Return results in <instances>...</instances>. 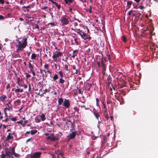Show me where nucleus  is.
<instances>
[{"label":"nucleus","instance_id":"a19ab883","mask_svg":"<svg viewBox=\"0 0 158 158\" xmlns=\"http://www.w3.org/2000/svg\"><path fill=\"white\" fill-rule=\"evenodd\" d=\"M17 83L19 84L20 82H21V80H20L19 77H17Z\"/></svg>","mask_w":158,"mask_h":158},{"label":"nucleus","instance_id":"b1692460","mask_svg":"<svg viewBox=\"0 0 158 158\" xmlns=\"http://www.w3.org/2000/svg\"><path fill=\"white\" fill-rule=\"evenodd\" d=\"M132 3L133 2L132 1H128L127 2V5L128 6V8H130L131 7V5Z\"/></svg>","mask_w":158,"mask_h":158},{"label":"nucleus","instance_id":"ddd939ff","mask_svg":"<svg viewBox=\"0 0 158 158\" xmlns=\"http://www.w3.org/2000/svg\"><path fill=\"white\" fill-rule=\"evenodd\" d=\"M111 77L110 75H109L107 77V81L106 82V83L108 84V85H109L111 82Z\"/></svg>","mask_w":158,"mask_h":158},{"label":"nucleus","instance_id":"473e14b6","mask_svg":"<svg viewBox=\"0 0 158 158\" xmlns=\"http://www.w3.org/2000/svg\"><path fill=\"white\" fill-rule=\"evenodd\" d=\"M37 56L35 54L33 53L32 54L31 56V59H35V58Z\"/></svg>","mask_w":158,"mask_h":158},{"label":"nucleus","instance_id":"4c0bfd02","mask_svg":"<svg viewBox=\"0 0 158 158\" xmlns=\"http://www.w3.org/2000/svg\"><path fill=\"white\" fill-rule=\"evenodd\" d=\"M35 122L37 123H39L40 122V119L37 118H35Z\"/></svg>","mask_w":158,"mask_h":158},{"label":"nucleus","instance_id":"09e8293b","mask_svg":"<svg viewBox=\"0 0 158 158\" xmlns=\"http://www.w3.org/2000/svg\"><path fill=\"white\" fill-rule=\"evenodd\" d=\"M65 82H67V83L65 84V86L67 88L68 87V86H69V82L68 81H65Z\"/></svg>","mask_w":158,"mask_h":158},{"label":"nucleus","instance_id":"9b49d317","mask_svg":"<svg viewBox=\"0 0 158 158\" xmlns=\"http://www.w3.org/2000/svg\"><path fill=\"white\" fill-rule=\"evenodd\" d=\"M101 66L102 67V72L104 73V72L106 71V64H105L104 62H103V61H102Z\"/></svg>","mask_w":158,"mask_h":158},{"label":"nucleus","instance_id":"f257e3e1","mask_svg":"<svg viewBox=\"0 0 158 158\" xmlns=\"http://www.w3.org/2000/svg\"><path fill=\"white\" fill-rule=\"evenodd\" d=\"M27 38H26L23 39L22 42L20 41H18V44L16 46V47L18 48L16 51V52L19 53L26 48L27 45Z\"/></svg>","mask_w":158,"mask_h":158},{"label":"nucleus","instance_id":"f3484780","mask_svg":"<svg viewBox=\"0 0 158 158\" xmlns=\"http://www.w3.org/2000/svg\"><path fill=\"white\" fill-rule=\"evenodd\" d=\"M93 113H94V116H95L97 120H98L99 118V117H100V114H99L98 113L96 112V111H95V112H94Z\"/></svg>","mask_w":158,"mask_h":158},{"label":"nucleus","instance_id":"5701e85b","mask_svg":"<svg viewBox=\"0 0 158 158\" xmlns=\"http://www.w3.org/2000/svg\"><path fill=\"white\" fill-rule=\"evenodd\" d=\"M58 73L59 75L60 76V78H63L64 75L62 72L61 71H60Z\"/></svg>","mask_w":158,"mask_h":158},{"label":"nucleus","instance_id":"69168bd1","mask_svg":"<svg viewBox=\"0 0 158 158\" xmlns=\"http://www.w3.org/2000/svg\"><path fill=\"white\" fill-rule=\"evenodd\" d=\"M4 18V17L3 15H0V19H3Z\"/></svg>","mask_w":158,"mask_h":158},{"label":"nucleus","instance_id":"39448f33","mask_svg":"<svg viewBox=\"0 0 158 158\" xmlns=\"http://www.w3.org/2000/svg\"><path fill=\"white\" fill-rule=\"evenodd\" d=\"M46 139L50 140L51 141H54L56 140H58V139L57 138L54 136L53 134H51L50 136L47 137Z\"/></svg>","mask_w":158,"mask_h":158},{"label":"nucleus","instance_id":"338daca9","mask_svg":"<svg viewBox=\"0 0 158 158\" xmlns=\"http://www.w3.org/2000/svg\"><path fill=\"white\" fill-rule=\"evenodd\" d=\"M73 24H74V26H75V27L77 26L78 25V23L77 22H74L73 23Z\"/></svg>","mask_w":158,"mask_h":158},{"label":"nucleus","instance_id":"c9c22d12","mask_svg":"<svg viewBox=\"0 0 158 158\" xmlns=\"http://www.w3.org/2000/svg\"><path fill=\"white\" fill-rule=\"evenodd\" d=\"M15 103H16L18 104V105H19L21 103V101L20 99H18L17 100H16L15 102Z\"/></svg>","mask_w":158,"mask_h":158},{"label":"nucleus","instance_id":"f03ea898","mask_svg":"<svg viewBox=\"0 0 158 158\" xmlns=\"http://www.w3.org/2000/svg\"><path fill=\"white\" fill-rule=\"evenodd\" d=\"M62 54L63 53L60 52H56L55 53H53L52 56L53 61L56 62H57L60 60V56H61Z\"/></svg>","mask_w":158,"mask_h":158},{"label":"nucleus","instance_id":"cd10ccee","mask_svg":"<svg viewBox=\"0 0 158 158\" xmlns=\"http://www.w3.org/2000/svg\"><path fill=\"white\" fill-rule=\"evenodd\" d=\"M58 79V77L57 75L56 74L53 76V81H55Z\"/></svg>","mask_w":158,"mask_h":158},{"label":"nucleus","instance_id":"de8ad7c7","mask_svg":"<svg viewBox=\"0 0 158 158\" xmlns=\"http://www.w3.org/2000/svg\"><path fill=\"white\" fill-rule=\"evenodd\" d=\"M4 114H5V117H6L7 116V113L6 112V110H4Z\"/></svg>","mask_w":158,"mask_h":158},{"label":"nucleus","instance_id":"e433bc0d","mask_svg":"<svg viewBox=\"0 0 158 158\" xmlns=\"http://www.w3.org/2000/svg\"><path fill=\"white\" fill-rule=\"evenodd\" d=\"M74 31H75L77 33L79 34V33H81L80 32V30L79 29H78L77 28H75V29L74 30Z\"/></svg>","mask_w":158,"mask_h":158},{"label":"nucleus","instance_id":"7ed1b4c3","mask_svg":"<svg viewBox=\"0 0 158 158\" xmlns=\"http://www.w3.org/2000/svg\"><path fill=\"white\" fill-rule=\"evenodd\" d=\"M5 155L8 157H11L13 155L15 151V148L13 147L12 148H6L5 149Z\"/></svg>","mask_w":158,"mask_h":158},{"label":"nucleus","instance_id":"c756f323","mask_svg":"<svg viewBox=\"0 0 158 158\" xmlns=\"http://www.w3.org/2000/svg\"><path fill=\"white\" fill-rule=\"evenodd\" d=\"M37 131L36 130H32L31 131V134L32 135L35 134Z\"/></svg>","mask_w":158,"mask_h":158},{"label":"nucleus","instance_id":"680f3d73","mask_svg":"<svg viewBox=\"0 0 158 158\" xmlns=\"http://www.w3.org/2000/svg\"><path fill=\"white\" fill-rule=\"evenodd\" d=\"M89 12L90 13H92V7L91 6H89Z\"/></svg>","mask_w":158,"mask_h":158},{"label":"nucleus","instance_id":"37998d69","mask_svg":"<svg viewBox=\"0 0 158 158\" xmlns=\"http://www.w3.org/2000/svg\"><path fill=\"white\" fill-rule=\"evenodd\" d=\"M104 61L106 62V58L105 57H104L102 56L101 60V62H102V61L103 62H104Z\"/></svg>","mask_w":158,"mask_h":158},{"label":"nucleus","instance_id":"3c124183","mask_svg":"<svg viewBox=\"0 0 158 158\" xmlns=\"http://www.w3.org/2000/svg\"><path fill=\"white\" fill-rule=\"evenodd\" d=\"M111 102V100H109V99H107L106 100V102L107 104H110Z\"/></svg>","mask_w":158,"mask_h":158},{"label":"nucleus","instance_id":"c03bdc74","mask_svg":"<svg viewBox=\"0 0 158 158\" xmlns=\"http://www.w3.org/2000/svg\"><path fill=\"white\" fill-rule=\"evenodd\" d=\"M44 67L47 69H48L49 68V66L48 64H45L44 65Z\"/></svg>","mask_w":158,"mask_h":158},{"label":"nucleus","instance_id":"9d476101","mask_svg":"<svg viewBox=\"0 0 158 158\" xmlns=\"http://www.w3.org/2000/svg\"><path fill=\"white\" fill-rule=\"evenodd\" d=\"M116 99L119 101L120 104H123L124 103V101L123 97L121 96H119L116 98Z\"/></svg>","mask_w":158,"mask_h":158},{"label":"nucleus","instance_id":"bf43d9fd","mask_svg":"<svg viewBox=\"0 0 158 158\" xmlns=\"http://www.w3.org/2000/svg\"><path fill=\"white\" fill-rule=\"evenodd\" d=\"M4 2L5 1L4 0H0V3L3 4H4Z\"/></svg>","mask_w":158,"mask_h":158},{"label":"nucleus","instance_id":"49530a36","mask_svg":"<svg viewBox=\"0 0 158 158\" xmlns=\"http://www.w3.org/2000/svg\"><path fill=\"white\" fill-rule=\"evenodd\" d=\"M31 71V72L32 73V74L34 76H35V73L34 72L33 70H30Z\"/></svg>","mask_w":158,"mask_h":158},{"label":"nucleus","instance_id":"7c9ffc66","mask_svg":"<svg viewBox=\"0 0 158 158\" xmlns=\"http://www.w3.org/2000/svg\"><path fill=\"white\" fill-rule=\"evenodd\" d=\"M31 60H30V62H29V68L30 70H33V66L30 63Z\"/></svg>","mask_w":158,"mask_h":158},{"label":"nucleus","instance_id":"58836bf2","mask_svg":"<svg viewBox=\"0 0 158 158\" xmlns=\"http://www.w3.org/2000/svg\"><path fill=\"white\" fill-rule=\"evenodd\" d=\"M101 103H102V104L103 106V107L105 109H106V104H105V103H104V102L103 101H102L101 102Z\"/></svg>","mask_w":158,"mask_h":158},{"label":"nucleus","instance_id":"c85d7f7f","mask_svg":"<svg viewBox=\"0 0 158 158\" xmlns=\"http://www.w3.org/2000/svg\"><path fill=\"white\" fill-rule=\"evenodd\" d=\"M121 39L124 42H126L127 41V38L125 35H123L122 36Z\"/></svg>","mask_w":158,"mask_h":158},{"label":"nucleus","instance_id":"864d4df0","mask_svg":"<svg viewBox=\"0 0 158 158\" xmlns=\"http://www.w3.org/2000/svg\"><path fill=\"white\" fill-rule=\"evenodd\" d=\"M107 59H108L110 61V55H107ZM110 62V61H109Z\"/></svg>","mask_w":158,"mask_h":158},{"label":"nucleus","instance_id":"4d7b16f0","mask_svg":"<svg viewBox=\"0 0 158 158\" xmlns=\"http://www.w3.org/2000/svg\"><path fill=\"white\" fill-rule=\"evenodd\" d=\"M74 41L77 45L79 44L78 42L77 41V39L76 38L74 39Z\"/></svg>","mask_w":158,"mask_h":158},{"label":"nucleus","instance_id":"dca6fc26","mask_svg":"<svg viewBox=\"0 0 158 158\" xmlns=\"http://www.w3.org/2000/svg\"><path fill=\"white\" fill-rule=\"evenodd\" d=\"M13 137L11 135V134L10 133H9L8 135L7 136L6 138V140L7 141H8L10 139H13Z\"/></svg>","mask_w":158,"mask_h":158},{"label":"nucleus","instance_id":"6e6552de","mask_svg":"<svg viewBox=\"0 0 158 158\" xmlns=\"http://www.w3.org/2000/svg\"><path fill=\"white\" fill-rule=\"evenodd\" d=\"M76 132L75 131L72 132L71 133H70L68 136L67 137L68 138H69V139H74L76 135Z\"/></svg>","mask_w":158,"mask_h":158},{"label":"nucleus","instance_id":"8fccbe9b","mask_svg":"<svg viewBox=\"0 0 158 158\" xmlns=\"http://www.w3.org/2000/svg\"><path fill=\"white\" fill-rule=\"evenodd\" d=\"M49 24H50L52 27H53V26H55V24L54 23H49L48 25H49Z\"/></svg>","mask_w":158,"mask_h":158},{"label":"nucleus","instance_id":"0eeeda50","mask_svg":"<svg viewBox=\"0 0 158 158\" xmlns=\"http://www.w3.org/2000/svg\"><path fill=\"white\" fill-rule=\"evenodd\" d=\"M63 106L66 108H69L70 106V103L68 99L65 98L63 102Z\"/></svg>","mask_w":158,"mask_h":158},{"label":"nucleus","instance_id":"0e129e2a","mask_svg":"<svg viewBox=\"0 0 158 158\" xmlns=\"http://www.w3.org/2000/svg\"><path fill=\"white\" fill-rule=\"evenodd\" d=\"M10 85L9 84H8L7 85V86H6V88L8 89L9 88H10Z\"/></svg>","mask_w":158,"mask_h":158},{"label":"nucleus","instance_id":"5fc2aeb1","mask_svg":"<svg viewBox=\"0 0 158 158\" xmlns=\"http://www.w3.org/2000/svg\"><path fill=\"white\" fill-rule=\"evenodd\" d=\"M145 8V7H144L142 5H140L139 6V8L141 10Z\"/></svg>","mask_w":158,"mask_h":158},{"label":"nucleus","instance_id":"393cba45","mask_svg":"<svg viewBox=\"0 0 158 158\" xmlns=\"http://www.w3.org/2000/svg\"><path fill=\"white\" fill-rule=\"evenodd\" d=\"M106 136H105L103 137V140H102V145H103L104 144V143L106 142Z\"/></svg>","mask_w":158,"mask_h":158},{"label":"nucleus","instance_id":"6ab92c4d","mask_svg":"<svg viewBox=\"0 0 158 158\" xmlns=\"http://www.w3.org/2000/svg\"><path fill=\"white\" fill-rule=\"evenodd\" d=\"M65 81V80L63 78H60L59 80V83L60 84L62 85L64 84Z\"/></svg>","mask_w":158,"mask_h":158},{"label":"nucleus","instance_id":"774afa93","mask_svg":"<svg viewBox=\"0 0 158 158\" xmlns=\"http://www.w3.org/2000/svg\"><path fill=\"white\" fill-rule=\"evenodd\" d=\"M97 65H98V66L99 67H100L101 66L100 63L99 61L97 62Z\"/></svg>","mask_w":158,"mask_h":158},{"label":"nucleus","instance_id":"bb28decb","mask_svg":"<svg viewBox=\"0 0 158 158\" xmlns=\"http://www.w3.org/2000/svg\"><path fill=\"white\" fill-rule=\"evenodd\" d=\"M55 153L58 155H60L61 156H62V153L58 149H56L55 150Z\"/></svg>","mask_w":158,"mask_h":158},{"label":"nucleus","instance_id":"20e7f679","mask_svg":"<svg viewBox=\"0 0 158 158\" xmlns=\"http://www.w3.org/2000/svg\"><path fill=\"white\" fill-rule=\"evenodd\" d=\"M60 21L62 26L67 25L69 23L68 18L64 16L61 17Z\"/></svg>","mask_w":158,"mask_h":158},{"label":"nucleus","instance_id":"1a4fd4ad","mask_svg":"<svg viewBox=\"0 0 158 158\" xmlns=\"http://www.w3.org/2000/svg\"><path fill=\"white\" fill-rule=\"evenodd\" d=\"M79 34L81 36L82 38L84 40H86L88 38V35L83 31H81V33H79Z\"/></svg>","mask_w":158,"mask_h":158},{"label":"nucleus","instance_id":"aec40b11","mask_svg":"<svg viewBox=\"0 0 158 158\" xmlns=\"http://www.w3.org/2000/svg\"><path fill=\"white\" fill-rule=\"evenodd\" d=\"M63 99L62 98H59L58 100V103L59 105H61L63 103Z\"/></svg>","mask_w":158,"mask_h":158},{"label":"nucleus","instance_id":"a18cd8bd","mask_svg":"<svg viewBox=\"0 0 158 158\" xmlns=\"http://www.w3.org/2000/svg\"><path fill=\"white\" fill-rule=\"evenodd\" d=\"M74 109L75 111L78 112V111L79 110V109L77 107H75L74 108Z\"/></svg>","mask_w":158,"mask_h":158},{"label":"nucleus","instance_id":"2eb2a0df","mask_svg":"<svg viewBox=\"0 0 158 158\" xmlns=\"http://www.w3.org/2000/svg\"><path fill=\"white\" fill-rule=\"evenodd\" d=\"M7 98V96L5 95H2L0 97V101L4 102L5 99Z\"/></svg>","mask_w":158,"mask_h":158},{"label":"nucleus","instance_id":"72a5a7b5","mask_svg":"<svg viewBox=\"0 0 158 158\" xmlns=\"http://www.w3.org/2000/svg\"><path fill=\"white\" fill-rule=\"evenodd\" d=\"M13 155H14V156L17 158H19L20 156V154L15 153V152L13 153Z\"/></svg>","mask_w":158,"mask_h":158},{"label":"nucleus","instance_id":"4be33fe9","mask_svg":"<svg viewBox=\"0 0 158 158\" xmlns=\"http://www.w3.org/2000/svg\"><path fill=\"white\" fill-rule=\"evenodd\" d=\"M40 118L42 121H44L46 119V118L44 114L42 113L40 115Z\"/></svg>","mask_w":158,"mask_h":158},{"label":"nucleus","instance_id":"4468645a","mask_svg":"<svg viewBox=\"0 0 158 158\" xmlns=\"http://www.w3.org/2000/svg\"><path fill=\"white\" fill-rule=\"evenodd\" d=\"M62 120L63 121H64L65 122V124L68 126V127H69V124L68 122L71 123V121L68 120L67 118H62Z\"/></svg>","mask_w":158,"mask_h":158},{"label":"nucleus","instance_id":"052dcab7","mask_svg":"<svg viewBox=\"0 0 158 158\" xmlns=\"http://www.w3.org/2000/svg\"><path fill=\"white\" fill-rule=\"evenodd\" d=\"M28 87H29L28 92H29L31 90V86L30 84H29L28 85Z\"/></svg>","mask_w":158,"mask_h":158},{"label":"nucleus","instance_id":"a211bd4d","mask_svg":"<svg viewBox=\"0 0 158 158\" xmlns=\"http://www.w3.org/2000/svg\"><path fill=\"white\" fill-rule=\"evenodd\" d=\"M64 70L67 72H69L70 69V68H69L68 65L67 64L64 65Z\"/></svg>","mask_w":158,"mask_h":158},{"label":"nucleus","instance_id":"e2e57ef3","mask_svg":"<svg viewBox=\"0 0 158 158\" xmlns=\"http://www.w3.org/2000/svg\"><path fill=\"white\" fill-rule=\"evenodd\" d=\"M68 57H66L65 58V59H62V60L64 61L65 62H66L67 61V60L68 59Z\"/></svg>","mask_w":158,"mask_h":158},{"label":"nucleus","instance_id":"f704fd0d","mask_svg":"<svg viewBox=\"0 0 158 158\" xmlns=\"http://www.w3.org/2000/svg\"><path fill=\"white\" fill-rule=\"evenodd\" d=\"M2 158H8L7 156L4 153H2L1 155Z\"/></svg>","mask_w":158,"mask_h":158},{"label":"nucleus","instance_id":"423d86ee","mask_svg":"<svg viewBox=\"0 0 158 158\" xmlns=\"http://www.w3.org/2000/svg\"><path fill=\"white\" fill-rule=\"evenodd\" d=\"M42 153L40 152H36L34 153L31 156V158H40Z\"/></svg>","mask_w":158,"mask_h":158},{"label":"nucleus","instance_id":"a878e982","mask_svg":"<svg viewBox=\"0 0 158 158\" xmlns=\"http://www.w3.org/2000/svg\"><path fill=\"white\" fill-rule=\"evenodd\" d=\"M15 93H22L23 91V89H15Z\"/></svg>","mask_w":158,"mask_h":158},{"label":"nucleus","instance_id":"603ef678","mask_svg":"<svg viewBox=\"0 0 158 158\" xmlns=\"http://www.w3.org/2000/svg\"><path fill=\"white\" fill-rule=\"evenodd\" d=\"M11 120L12 121H15L17 119L15 117H13L11 118Z\"/></svg>","mask_w":158,"mask_h":158},{"label":"nucleus","instance_id":"412c9836","mask_svg":"<svg viewBox=\"0 0 158 158\" xmlns=\"http://www.w3.org/2000/svg\"><path fill=\"white\" fill-rule=\"evenodd\" d=\"M64 1L65 3L67 4H70L73 2V0H64Z\"/></svg>","mask_w":158,"mask_h":158},{"label":"nucleus","instance_id":"f8f14e48","mask_svg":"<svg viewBox=\"0 0 158 158\" xmlns=\"http://www.w3.org/2000/svg\"><path fill=\"white\" fill-rule=\"evenodd\" d=\"M6 105L7 106V107L9 109V111H12L13 110L12 105L11 104V102L9 101V102Z\"/></svg>","mask_w":158,"mask_h":158},{"label":"nucleus","instance_id":"ea45409f","mask_svg":"<svg viewBox=\"0 0 158 158\" xmlns=\"http://www.w3.org/2000/svg\"><path fill=\"white\" fill-rule=\"evenodd\" d=\"M26 77L27 79L30 77L31 76L29 74H28L27 73H26Z\"/></svg>","mask_w":158,"mask_h":158},{"label":"nucleus","instance_id":"79ce46f5","mask_svg":"<svg viewBox=\"0 0 158 158\" xmlns=\"http://www.w3.org/2000/svg\"><path fill=\"white\" fill-rule=\"evenodd\" d=\"M23 123V120L21 119L20 121L17 122V123L20 124H22Z\"/></svg>","mask_w":158,"mask_h":158},{"label":"nucleus","instance_id":"13d9d810","mask_svg":"<svg viewBox=\"0 0 158 158\" xmlns=\"http://www.w3.org/2000/svg\"><path fill=\"white\" fill-rule=\"evenodd\" d=\"M9 120L8 118H6L5 120H2V121L5 122H8Z\"/></svg>","mask_w":158,"mask_h":158},{"label":"nucleus","instance_id":"2f4dec72","mask_svg":"<svg viewBox=\"0 0 158 158\" xmlns=\"http://www.w3.org/2000/svg\"><path fill=\"white\" fill-rule=\"evenodd\" d=\"M55 5L57 7L58 9L59 10L61 8V5L60 4H58L56 2L55 3Z\"/></svg>","mask_w":158,"mask_h":158},{"label":"nucleus","instance_id":"6e6d98bb","mask_svg":"<svg viewBox=\"0 0 158 158\" xmlns=\"http://www.w3.org/2000/svg\"><path fill=\"white\" fill-rule=\"evenodd\" d=\"M48 91V90L47 89H46L44 91V92L42 94H45ZM42 94L41 95V96Z\"/></svg>","mask_w":158,"mask_h":158}]
</instances>
